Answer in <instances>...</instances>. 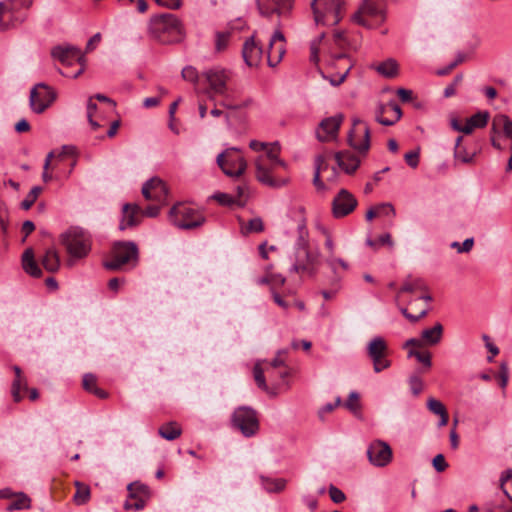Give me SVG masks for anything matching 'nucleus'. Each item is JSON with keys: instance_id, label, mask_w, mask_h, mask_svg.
Here are the masks:
<instances>
[{"instance_id": "obj_1", "label": "nucleus", "mask_w": 512, "mask_h": 512, "mask_svg": "<svg viewBox=\"0 0 512 512\" xmlns=\"http://www.w3.org/2000/svg\"><path fill=\"white\" fill-rule=\"evenodd\" d=\"M150 34L164 44L180 42L184 37L183 26L176 15L164 13L151 18Z\"/></svg>"}, {"instance_id": "obj_2", "label": "nucleus", "mask_w": 512, "mask_h": 512, "mask_svg": "<svg viewBox=\"0 0 512 512\" xmlns=\"http://www.w3.org/2000/svg\"><path fill=\"white\" fill-rule=\"evenodd\" d=\"M279 152L280 147L278 143L271 144L268 149L266 148L265 154L259 156L255 162L256 178L258 181L264 185L274 188L284 186L288 182V180H275L271 176L272 171L277 166H286L285 162L279 159Z\"/></svg>"}, {"instance_id": "obj_3", "label": "nucleus", "mask_w": 512, "mask_h": 512, "mask_svg": "<svg viewBox=\"0 0 512 512\" xmlns=\"http://www.w3.org/2000/svg\"><path fill=\"white\" fill-rule=\"evenodd\" d=\"M139 260V250L133 241H118L112 246L109 257L103 266L110 271L123 270L126 267L134 268Z\"/></svg>"}, {"instance_id": "obj_4", "label": "nucleus", "mask_w": 512, "mask_h": 512, "mask_svg": "<svg viewBox=\"0 0 512 512\" xmlns=\"http://www.w3.org/2000/svg\"><path fill=\"white\" fill-rule=\"evenodd\" d=\"M60 242L65 246L71 259L68 265L74 264L73 259L86 257L91 250V237L87 231L80 227H70L60 235Z\"/></svg>"}, {"instance_id": "obj_5", "label": "nucleus", "mask_w": 512, "mask_h": 512, "mask_svg": "<svg viewBox=\"0 0 512 512\" xmlns=\"http://www.w3.org/2000/svg\"><path fill=\"white\" fill-rule=\"evenodd\" d=\"M306 235L307 232L304 225H300L299 237L295 245V261L290 271L307 273L309 276L314 277L317 273L318 254L310 252Z\"/></svg>"}, {"instance_id": "obj_6", "label": "nucleus", "mask_w": 512, "mask_h": 512, "mask_svg": "<svg viewBox=\"0 0 512 512\" xmlns=\"http://www.w3.org/2000/svg\"><path fill=\"white\" fill-rule=\"evenodd\" d=\"M353 21L363 27L373 29L382 24L386 14L382 0H363L357 12L352 17Z\"/></svg>"}, {"instance_id": "obj_7", "label": "nucleus", "mask_w": 512, "mask_h": 512, "mask_svg": "<svg viewBox=\"0 0 512 512\" xmlns=\"http://www.w3.org/2000/svg\"><path fill=\"white\" fill-rule=\"evenodd\" d=\"M343 0H312L311 9L317 25H337L342 19Z\"/></svg>"}, {"instance_id": "obj_8", "label": "nucleus", "mask_w": 512, "mask_h": 512, "mask_svg": "<svg viewBox=\"0 0 512 512\" xmlns=\"http://www.w3.org/2000/svg\"><path fill=\"white\" fill-rule=\"evenodd\" d=\"M208 85L205 93L210 100L216 96H225L228 92V83L232 78V72L229 69L215 66L202 73Z\"/></svg>"}, {"instance_id": "obj_9", "label": "nucleus", "mask_w": 512, "mask_h": 512, "mask_svg": "<svg viewBox=\"0 0 512 512\" xmlns=\"http://www.w3.org/2000/svg\"><path fill=\"white\" fill-rule=\"evenodd\" d=\"M169 218L176 227L181 229H194L205 222V217L199 211L182 204L170 209Z\"/></svg>"}, {"instance_id": "obj_10", "label": "nucleus", "mask_w": 512, "mask_h": 512, "mask_svg": "<svg viewBox=\"0 0 512 512\" xmlns=\"http://www.w3.org/2000/svg\"><path fill=\"white\" fill-rule=\"evenodd\" d=\"M231 421L233 427L240 430L245 437L254 436L259 430L257 412L248 406L235 409Z\"/></svg>"}, {"instance_id": "obj_11", "label": "nucleus", "mask_w": 512, "mask_h": 512, "mask_svg": "<svg viewBox=\"0 0 512 512\" xmlns=\"http://www.w3.org/2000/svg\"><path fill=\"white\" fill-rule=\"evenodd\" d=\"M217 164L222 171L231 177L241 176L247 167L245 159L239 155L235 148L227 149L217 156Z\"/></svg>"}, {"instance_id": "obj_12", "label": "nucleus", "mask_w": 512, "mask_h": 512, "mask_svg": "<svg viewBox=\"0 0 512 512\" xmlns=\"http://www.w3.org/2000/svg\"><path fill=\"white\" fill-rule=\"evenodd\" d=\"M347 141L354 150L366 154L370 148V128L367 123L359 118H353Z\"/></svg>"}, {"instance_id": "obj_13", "label": "nucleus", "mask_w": 512, "mask_h": 512, "mask_svg": "<svg viewBox=\"0 0 512 512\" xmlns=\"http://www.w3.org/2000/svg\"><path fill=\"white\" fill-rule=\"evenodd\" d=\"M388 345L384 338L377 336L367 345V355L373 363L374 372L379 373L391 366L388 356Z\"/></svg>"}, {"instance_id": "obj_14", "label": "nucleus", "mask_w": 512, "mask_h": 512, "mask_svg": "<svg viewBox=\"0 0 512 512\" xmlns=\"http://www.w3.org/2000/svg\"><path fill=\"white\" fill-rule=\"evenodd\" d=\"M56 99V92L45 83L36 84L30 91V107L35 113H43Z\"/></svg>"}, {"instance_id": "obj_15", "label": "nucleus", "mask_w": 512, "mask_h": 512, "mask_svg": "<svg viewBox=\"0 0 512 512\" xmlns=\"http://www.w3.org/2000/svg\"><path fill=\"white\" fill-rule=\"evenodd\" d=\"M367 457L371 465L385 467L392 461V449L382 440L372 441L367 448Z\"/></svg>"}, {"instance_id": "obj_16", "label": "nucleus", "mask_w": 512, "mask_h": 512, "mask_svg": "<svg viewBox=\"0 0 512 512\" xmlns=\"http://www.w3.org/2000/svg\"><path fill=\"white\" fill-rule=\"evenodd\" d=\"M355 196L346 189H341L332 201V215L339 219L351 214L357 207Z\"/></svg>"}, {"instance_id": "obj_17", "label": "nucleus", "mask_w": 512, "mask_h": 512, "mask_svg": "<svg viewBox=\"0 0 512 512\" xmlns=\"http://www.w3.org/2000/svg\"><path fill=\"white\" fill-rule=\"evenodd\" d=\"M344 115L339 113L323 119L316 130V137L321 142H329L337 138Z\"/></svg>"}, {"instance_id": "obj_18", "label": "nucleus", "mask_w": 512, "mask_h": 512, "mask_svg": "<svg viewBox=\"0 0 512 512\" xmlns=\"http://www.w3.org/2000/svg\"><path fill=\"white\" fill-rule=\"evenodd\" d=\"M142 194L146 200H153L163 205L168 197V188L163 180L153 177L144 183Z\"/></svg>"}, {"instance_id": "obj_19", "label": "nucleus", "mask_w": 512, "mask_h": 512, "mask_svg": "<svg viewBox=\"0 0 512 512\" xmlns=\"http://www.w3.org/2000/svg\"><path fill=\"white\" fill-rule=\"evenodd\" d=\"M285 53V36L276 29L270 39L267 58L268 64L271 67L276 66L282 59Z\"/></svg>"}, {"instance_id": "obj_20", "label": "nucleus", "mask_w": 512, "mask_h": 512, "mask_svg": "<svg viewBox=\"0 0 512 512\" xmlns=\"http://www.w3.org/2000/svg\"><path fill=\"white\" fill-rule=\"evenodd\" d=\"M402 116L401 108L391 101L388 104H380L376 110L375 119L384 126L394 125Z\"/></svg>"}, {"instance_id": "obj_21", "label": "nucleus", "mask_w": 512, "mask_h": 512, "mask_svg": "<svg viewBox=\"0 0 512 512\" xmlns=\"http://www.w3.org/2000/svg\"><path fill=\"white\" fill-rule=\"evenodd\" d=\"M51 54L65 65H71L73 61L80 62L83 65L84 62V56L81 54V51L73 46H56L52 49Z\"/></svg>"}, {"instance_id": "obj_22", "label": "nucleus", "mask_w": 512, "mask_h": 512, "mask_svg": "<svg viewBox=\"0 0 512 512\" xmlns=\"http://www.w3.org/2000/svg\"><path fill=\"white\" fill-rule=\"evenodd\" d=\"M123 217L119 225L120 230L134 227L141 220V208L137 204H125L122 208Z\"/></svg>"}, {"instance_id": "obj_23", "label": "nucleus", "mask_w": 512, "mask_h": 512, "mask_svg": "<svg viewBox=\"0 0 512 512\" xmlns=\"http://www.w3.org/2000/svg\"><path fill=\"white\" fill-rule=\"evenodd\" d=\"M261 55L262 49L257 46L253 36L244 42L242 48V56L245 63L249 67L257 66L261 60Z\"/></svg>"}, {"instance_id": "obj_24", "label": "nucleus", "mask_w": 512, "mask_h": 512, "mask_svg": "<svg viewBox=\"0 0 512 512\" xmlns=\"http://www.w3.org/2000/svg\"><path fill=\"white\" fill-rule=\"evenodd\" d=\"M335 160L340 168H342L347 174L354 173L359 165L360 160L357 156L349 151H340L335 154Z\"/></svg>"}, {"instance_id": "obj_25", "label": "nucleus", "mask_w": 512, "mask_h": 512, "mask_svg": "<svg viewBox=\"0 0 512 512\" xmlns=\"http://www.w3.org/2000/svg\"><path fill=\"white\" fill-rule=\"evenodd\" d=\"M490 114L488 111H479L476 114L472 115L470 118L466 120L465 123V134H471L475 129L484 128L489 121Z\"/></svg>"}, {"instance_id": "obj_26", "label": "nucleus", "mask_w": 512, "mask_h": 512, "mask_svg": "<svg viewBox=\"0 0 512 512\" xmlns=\"http://www.w3.org/2000/svg\"><path fill=\"white\" fill-rule=\"evenodd\" d=\"M443 336V326L437 322L433 327L424 329L421 332V341L425 345L434 346L437 345Z\"/></svg>"}, {"instance_id": "obj_27", "label": "nucleus", "mask_w": 512, "mask_h": 512, "mask_svg": "<svg viewBox=\"0 0 512 512\" xmlns=\"http://www.w3.org/2000/svg\"><path fill=\"white\" fill-rule=\"evenodd\" d=\"M22 266L24 271L32 277H40L42 271L34 259V251L32 248H27L22 255Z\"/></svg>"}, {"instance_id": "obj_28", "label": "nucleus", "mask_w": 512, "mask_h": 512, "mask_svg": "<svg viewBox=\"0 0 512 512\" xmlns=\"http://www.w3.org/2000/svg\"><path fill=\"white\" fill-rule=\"evenodd\" d=\"M427 291H428V287L423 279L408 276L404 280L401 288L399 289L398 295H400L401 293H416V292H427Z\"/></svg>"}, {"instance_id": "obj_29", "label": "nucleus", "mask_w": 512, "mask_h": 512, "mask_svg": "<svg viewBox=\"0 0 512 512\" xmlns=\"http://www.w3.org/2000/svg\"><path fill=\"white\" fill-rule=\"evenodd\" d=\"M41 263L43 267L50 273H55L60 267V257L55 248L46 250Z\"/></svg>"}, {"instance_id": "obj_30", "label": "nucleus", "mask_w": 512, "mask_h": 512, "mask_svg": "<svg viewBox=\"0 0 512 512\" xmlns=\"http://www.w3.org/2000/svg\"><path fill=\"white\" fill-rule=\"evenodd\" d=\"M15 498L8 506L6 510L11 512L14 510H24L31 508V498L24 492H17L14 494Z\"/></svg>"}, {"instance_id": "obj_31", "label": "nucleus", "mask_w": 512, "mask_h": 512, "mask_svg": "<svg viewBox=\"0 0 512 512\" xmlns=\"http://www.w3.org/2000/svg\"><path fill=\"white\" fill-rule=\"evenodd\" d=\"M262 487L269 493H279L286 487V480L283 478H268L261 476Z\"/></svg>"}, {"instance_id": "obj_32", "label": "nucleus", "mask_w": 512, "mask_h": 512, "mask_svg": "<svg viewBox=\"0 0 512 512\" xmlns=\"http://www.w3.org/2000/svg\"><path fill=\"white\" fill-rule=\"evenodd\" d=\"M499 127H502L506 137L512 138V121L504 114L496 115L492 121V131L496 132Z\"/></svg>"}, {"instance_id": "obj_33", "label": "nucleus", "mask_w": 512, "mask_h": 512, "mask_svg": "<svg viewBox=\"0 0 512 512\" xmlns=\"http://www.w3.org/2000/svg\"><path fill=\"white\" fill-rule=\"evenodd\" d=\"M181 428L176 422H169L162 425L158 433L159 435L169 441L175 440L181 435Z\"/></svg>"}, {"instance_id": "obj_34", "label": "nucleus", "mask_w": 512, "mask_h": 512, "mask_svg": "<svg viewBox=\"0 0 512 512\" xmlns=\"http://www.w3.org/2000/svg\"><path fill=\"white\" fill-rule=\"evenodd\" d=\"M376 70L379 74L386 78H394L398 74V64L396 60L389 58L384 62L380 63Z\"/></svg>"}, {"instance_id": "obj_35", "label": "nucleus", "mask_w": 512, "mask_h": 512, "mask_svg": "<svg viewBox=\"0 0 512 512\" xmlns=\"http://www.w3.org/2000/svg\"><path fill=\"white\" fill-rule=\"evenodd\" d=\"M328 168V164L324 156L318 155L315 158V172L313 177V184L318 190H324L325 184L320 179L321 171Z\"/></svg>"}, {"instance_id": "obj_36", "label": "nucleus", "mask_w": 512, "mask_h": 512, "mask_svg": "<svg viewBox=\"0 0 512 512\" xmlns=\"http://www.w3.org/2000/svg\"><path fill=\"white\" fill-rule=\"evenodd\" d=\"M76 492L74 494V502L77 505H84L90 499V487L86 484H83L79 481L75 482Z\"/></svg>"}, {"instance_id": "obj_37", "label": "nucleus", "mask_w": 512, "mask_h": 512, "mask_svg": "<svg viewBox=\"0 0 512 512\" xmlns=\"http://www.w3.org/2000/svg\"><path fill=\"white\" fill-rule=\"evenodd\" d=\"M127 490L129 493V498H137L139 496L149 498L150 496L149 487L140 482L130 483L127 486Z\"/></svg>"}, {"instance_id": "obj_38", "label": "nucleus", "mask_w": 512, "mask_h": 512, "mask_svg": "<svg viewBox=\"0 0 512 512\" xmlns=\"http://www.w3.org/2000/svg\"><path fill=\"white\" fill-rule=\"evenodd\" d=\"M475 156V152H468L464 146H462V148L454 149L455 165L457 163L472 164L475 161Z\"/></svg>"}, {"instance_id": "obj_39", "label": "nucleus", "mask_w": 512, "mask_h": 512, "mask_svg": "<svg viewBox=\"0 0 512 512\" xmlns=\"http://www.w3.org/2000/svg\"><path fill=\"white\" fill-rule=\"evenodd\" d=\"M264 229L263 221L260 217L252 218L248 221L247 225H241V231L243 234L259 233Z\"/></svg>"}, {"instance_id": "obj_40", "label": "nucleus", "mask_w": 512, "mask_h": 512, "mask_svg": "<svg viewBox=\"0 0 512 512\" xmlns=\"http://www.w3.org/2000/svg\"><path fill=\"white\" fill-rule=\"evenodd\" d=\"M27 390L26 379L15 378L12 382L11 394L14 402L18 403L22 400L21 390Z\"/></svg>"}, {"instance_id": "obj_41", "label": "nucleus", "mask_w": 512, "mask_h": 512, "mask_svg": "<svg viewBox=\"0 0 512 512\" xmlns=\"http://www.w3.org/2000/svg\"><path fill=\"white\" fill-rule=\"evenodd\" d=\"M253 373H254L255 382L259 388H261L262 390H264L265 392H267L271 395H276V393L272 392L269 389V387L267 386L266 381H265V376H264V370L260 367L259 364H256L254 366Z\"/></svg>"}, {"instance_id": "obj_42", "label": "nucleus", "mask_w": 512, "mask_h": 512, "mask_svg": "<svg viewBox=\"0 0 512 512\" xmlns=\"http://www.w3.org/2000/svg\"><path fill=\"white\" fill-rule=\"evenodd\" d=\"M500 483L504 494L512 501V469H508L503 473Z\"/></svg>"}, {"instance_id": "obj_43", "label": "nucleus", "mask_w": 512, "mask_h": 512, "mask_svg": "<svg viewBox=\"0 0 512 512\" xmlns=\"http://www.w3.org/2000/svg\"><path fill=\"white\" fill-rule=\"evenodd\" d=\"M41 192H42V187L34 186L30 190V192L27 194L25 199L21 202L22 209L29 210L32 207V205L35 203V201L37 200V198L41 194Z\"/></svg>"}, {"instance_id": "obj_44", "label": "nucleus", "mask_w": 512, "mask_h": 512, "mask_svg": "<svg viewBox=\"0 0 512 512\" xmlns=\"http://www.w3.org/2000/svg\"><path fill=\"white\" fill-rule=\"evenodd\" d=\"M143 496H139L137 498H128L124 503V508L126 510H142L146 505V500Z\"/></svg>"}, {"instance_id": "obj_45", "label": "nucleus", "mask_w": 512, "mask_h": 512, "mask_svg": "<svg viewBox=\"0 0 512 512\" xmlns=\"http://www.w3.org/2000/svg\"><path fill=\"white\" fill-rule=\"evenodd\" d=\"M408 356L415 357L420 363H422L427 368H430L432 365L431 354L428 351L421 352L418 350H410L408 352Z\"/></svg>"}, {"instance_id": "obj_46", "label": "nucleus", "mask_w": 512, "mask_h": 512, "mask_svg": "<svg viewBox=\"0 0 512 512\" xmlns=\"http://www.w3.org/2000/svg\"><path fill=\"white\" fill-rule=\"evenodd\" d=\"M230 38L229 32H217L216 33V41H215V48L216 51L221 52L225 50L228 46Z\"/></svg>"}, {"instance_id": "obj_47", "label": "nucleus", "mask_w": 512, "mask_h": 512, "mask_svg": "<svg viewBox=\"0 0 512 512\" xmlns=\"http://www.w3.org/2000/svg\"><path fill=\"white\" fill-rule=\"evenodd\" d=\"M427 408L429 409L430 412L438 416L440 414H443L444 411H446L444 404L433 397H430L427 400Z\"/></svg>"}, {"instance_id": "obj_48", "label": "nucleus", "mask_w": 512, "mask_h": 512, "mask_svg": "<svg viewBox=\"0 0 512 512\" xmlns=\"http://www.w3.org/2000/svg\"><path fill=\"white\" fill-rule=\"evenodd\" d=\"M181 75L184 80L189 81L191 83H197L199 80L198 71L192 66L184 67Z\"/></svg>"}, {"instance_id": "obj_49", "label": "nucleus", "mask_w": 512, "mask_h": 512, "mask_svg": "<svg viewBox=\"0 0 512 512\" xmlns=\"http://www.w3.org/2000/svg\"><path fill=\"white\" fill-rule=\"evenodd\" d=\"M408 382H409L411 392L415 396L419 395L423 389V381L421 380V378L417 375H411L409 377Z\"/></svg>"}, {"instance_id": "obj_50", "label": "nucleus", "mask_w": 512, "mask_h": 512, "mask_svg": "<svg viewBox=\"0 0 512 512\" xmlns=\"http://www.w3.org/2000/svg\"><path fill=\"white\" fill-rule=\"evenodd\" d=\"M345 407L352 412H356L359 410L360 403H359V395L357 392L353 391L349 394V397H348L347 401L345 402Z\"/></svg>"}, {"instance_id": "obj_51", "label": "nucleus", "mask_w": 512, "mask_h": 512, "mask_svg": "<svg viewBox=\"0 0 512 512\" xmlns=\"http://www.w3.org/2000/svg\"><path fill=\"white\" fill-rule=\"evenodd\" d=\"M213 198L221 205L230 206L236 204L235 198L227 193H217L213 195Z\"/></svg>"}, {"instance_id": "obj_52", "label": "nucleus", "mask_w": 512, "mask_h": 512, "mask_svg": "<svg viewBox=\"0 0 512 512\" xmlns=\"http://www.w3.org/2000/svg\"><path fill=\"white\" fill-rule=\"evenodd\" d=\"M498 378H499L500 387L504 389L507 386L508 378H509L508 366L505 362H502L500 364Z\"/></svg>"}, {"instance_id": "obj_53", "label": "nucleus", "mask_w": 512, "mask_h": 512, "mask_svg": "<svg viewBox=\"0 0 512 512\" xmlns=\"http://www.w3.org/2000/svg\"><path fill=\"white\" fill-rule=\"evenodd\" d=\"M329 495L334 503H342L345 500V494L336 486L330 485Z\"/></svg>"}, {"instance_id": "obj_54", "label": "nucleus", "mask_w": 512, "mask_h": 512, "mask_svg": "<svg viewBox=\"0 0 512 512\" xmlns=\"http://www.w3.org/2000/svg\"><path fill=\"white\" fill-rule=\"evenodd\" d=\"M97 378L95 375L91 373H87L83 376V388L88 391L92 392L94 387H97Z\"/></svg>"}, {"instance_id": "obj_55", "label": "nucleus", "mask_w": 512, "mask_h": 512, "mask_svg": "<svg viewBox=\"0 0 512 512\" xmlns=\"http://www.w3.org/2000/svg\"><path fill=\"white\" fill-rule=\"evenodd\" d=\"M236 191H237V196L235 198L236 204L238 206L242 207L246 203L248 187L246 185H240L237 187Z\"/></svg>"}, {"instance_id": "obj_56", "label": "nucleus", "mask_w": 512, "mask_h": 512, "mask_svg": "<svg viewBox=\"0 0 512 512\" xmlns=\"http://www.w3.org/2000/svg\"><path fill=\"white\" fill-rule=\"evenodd\" d=\"M433 467L437 472H443L448 464L442 454H437L432 461Z\"/></svg>"}, {"instance_id": "obj_57", "label": "nucleus", "mask_w": 512, "mask_h": 512, "mask_svg": "<svg viewBox=\"0 0 512 512\" xmlns=\"http://www.w3.org/2000/svg\"><path fill=\"white\" fill-rule=\"evenodd\" d=\"M378 215L395 216L396 212L391 203H381L377 205Z\"/></svg>"}, {"instance_id": "obj_58", "label": "nucleus", "mask_w": 512, "mask_h": 512, "mask_svg": "<svg viewBox=\"0 0 512 512\" xmlns=\"http://www.w3.org/2000/svg\"><path fill=\"white\" fill-rule=\"evenodd\" d=\"M406 163L411 168H416L419 165V152L418 151H410L404 156Z\"/></svg>"}, {"instance_id": "obj_59", "label": "nucleus", "mask_w": 512, "mask_h": 512, "mask_svg": "<svg viewBox=\"0 0 512 512\" xmlns=\"http://www.w3.org/2000/svg\"><path fill=\"white\" fill-rule=\"evenodd\" d=\"M223 99L220 101V106L224 107V108H227V109H232V110H237V109H240L242 108L244 105L242 104H236L232 101L231 97L229 96L228 92L226 93L225 96H222Z\"/></svg>"}, {"instance_id": "obj_60", "label": "nucleus", "mask_w": 512, "mask_h": 512, "mask_svg": "<svg viewBox=\"0 0 512 512\" xmlns=\"http://www.w3.org/2000/svg\"><path fill=\"white\" fill-rule=\"evenodd\" d=\"M155 2L163 7L169 8V9H178L181 7V0H155Z\"/></svg>"}, {"instance_id": "obj_61", "label": "nucleus", "mask_w": 512, "mask_h": 512, "mask_svg": "<svg viewBox=\"0 0 512 512\" xmlns=\"http://www.w3.org/2000/svg\"><path fill=\"white\" fill-rule=\"evenodd\" d=\"M160 212V205H150L145 210H141V217H156Z\"/></svg>"}, {"instance_id": "obj_62", "label": "nucleus", "mask_w": 512, "mask_h": 512, "mask_svg": "<svg viewBox=\"0 0 512 512\" xmlns=\"http://www.w3.org/2000/svg\"><path fill=\"white\" fill-rule=\"evenodd\" d=\"M282 353H284V351H279L277 353V356L269 363V366H270L269 368L277 369V368L285 366V361H284V359L281 358Z\"/></svg>"}, {"instance_id": "obj_63", "label": "nucleus", "mask_w": 512, "mask_h": 512, "mask_svg": "<svg viewBox=\"0 0 512 512\" xmlns=\"http://www.w3.org/2000/svg\"><path fill=\"white\" fill-rule=\"evenodd\" d=\"M22 232L24 233V238H23V241H25L26 237L31 234L34 230H35V225L32 221L30 220H26L23 224H22V228H21Z\"/></svg>"}, {"instance_id": "obj_64", "label": "nucleus", "mask_w": 512, "mask_h": 512, "mask_svg": "<svg viewBox=\"0 0 512 512\" xmlns=\"http://www.w3.org/2000/svg\"><path fill=\"white\" fill-rule=\"evenodd\" d=\"M397 95L403 102H409L412 100V91L404 88H399L397 90Z\"/></svg>"}]
</instances>
